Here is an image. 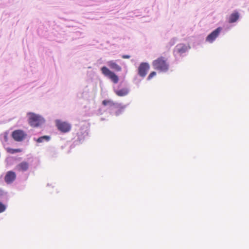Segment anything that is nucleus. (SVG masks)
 Instances as JSON below:
<instances>
[{"label":"nucleus","mask_w":249,"mask_h":249,"mask_svg":"<svg viewBox=\"0 0 249 249\" xmlns=\"http://www.w3.org/2000/svg\"><path fill=\"white\" fill-rule=\"evenodd\" d=\"M154 69L160 72H166L169 69V64L167 62V59L160 56L154 60L152 62Z\"/></svg>","instance_id":"1"},{"label":"nucleus","mask_w":249,"mask_h":249,"mask_svg":"<svg viewBox=\"0 0 249 249\" xmlns=\"http://www.w3.org/2000/svg\"><path fill=\"white\" fill-rule=\"evenodd\" d=\"M29 124L31 126L37 127L41 124L43 122V119L39 115L34 113H29Z\"/></svg>","instance_id":"2"},{"label":"nucleus","mask_w":249,"mask_h":249,"mask_svg":"<svg viewBox=\"0 0 249 249\" xmlns=\"http://www.w3.org/2000/svg\"><path fill=\"white\" fill-rule=\"evenodd\" d=\"M55 123L58 129L63 133H67L71 128V124L66 122L57 120L55 121Z\"/></svg>","instance_id":"3"},{"label":"nucleus","mask_w":249,"mask_h":249,"mask_svg":"<svg viewBox=\"0 0 249 249\" xmlns=\"http://www.w3.org/2000/svg\"><path fill=\"white\" fill-rule=\"evenodd\" d=\"M102 72L106 76H107L114 83L118 82L119 78L118 76L113 72L110 71L106 67H103L101 69Z\"/></svg>","instance_id":"4"},{"label":"nucleus","mask_w":249,"mask_h":249,"mask_svg":"<svg viewBox=\"0 0 249 249\" xmlns=\"http://www.w3.org/2000/svg\"><path fill=\"white\" fill-rule=\"evenodd\" d=\"M149 69V64L146 62H142L138 67V74L142 77H144Z\"/></svg>","instance_id":"5"},{"label":"nucleus","mask_w":249,"mask_h":249,"mask_svg":"<svg viewBox=\"0 0 249 249\" xmlns=\"http://www.w3.org/2000/svg\"><path fill=\"white\" fill-rule=\"evenodd\" d=\"M12 136L15 141L21 142L26 137V134L23 130H16L13 132Z\"/></svg>","instance_id":"6"},{"label":"nucleus","mask_w":249,"mask_h":249,"mask_svg":"<svg viewBox=\"0 0 249 249\" xmlns=\"http://www.w3.org/2000/svg\"><path fill=\"white\" fill-rule=\"evenodd\" d=\"M222 28L221 27L216 28L207 36L206 39V41L210 43H212L218 36Z\"/></svg>","instance_id":"7"},{"label":"nucleus","mask_w":249,"mask_h":249,"mask_svg":"<svg viewBox=\"0 0 249 249\" xmlns=\"http://www.w3.org/2000/svg\"><path fill=\"white\" fill-rule=\"evenodd\" d=\"M16 178V173L13 171H10L7 172L4 178V180L7 184H10L13 182Z\"/></svg>","instance_id":"8"},{"label":"nucleus","mask_w":249,"mask_h":249,"mask_svg":"<svg viewBox=\"0 0 249 249\" xmlns=\"http://www.w3.org/2000/svg\"><path fill=\"white\" fill-rule=\"evenodd\" d=\"M29 163L26 161H23L17 166L18 170L19 171H26L29 168Z\"/></svg>","instance_id":"9"},{"label":"nucleus","mask_w":249,"mask_h":249,"mask_svg":"<svg viewBox=\"0 0 249 249\" xmlns=\"http://www.w3.org/2000/svg\"><path fill=\"white\" fill-rule=\"evenodd\" d=\"M188 50V48L186 45L183 44H180L176 47V51L179 53H185Z\"/></svg>","instance_id":"10"},{"label":"nucleus","mask_w":249,"mask_h":249,"mask_svg":"<svg viewBox=\"0 0 249 249\" xmlns=\"http://www.w3.org/2000/svg\"><path fill=\"white\" fill-rule=\"evenodd\" d=\"M108 66L112 69L120 71H121V67L113 61H110L107 62Z\"/></svg>","instance_id":"11"},{"label":"nucleus","mask_w":249,"mask_h":249,"mask_svg":"<svg viewBox=\"0 0 249 249\" xmlns=\"http://www.w3.org/2000/svg\"><path fill=\"white\" fill-rule=\"evenodd\" d=\"M239 15L237 12L232 13L229 17V22L230 23L236 22L239 18Z\"/></svg>","instance_id":"12"},{"label":"nucleus","mask_w":249,"mask_h":249,"mask_svg":"<svg viewBox=\"0 0 249 249\" xmlns=\"http://www.w3.org/2000/svg\"><path fill=\"white\" fill-rule=\"evenodd\" d=\"M128 92L129 90L126 88H124L115 91V93L118 96H124L128 94Z\"/></svg>","instance_id":"13"},{"label":"nucleus","mask_w":249,"mask_h":249,"mask_svg":"<svg viewBox=\"0 0 249 249\" xmlns=\"http://www.w3.org/2000/svg\"><path fill=\"white\" fill-rule=\"evenodd\" d=\"M102 105L104 106H114L115 105L117 106V107H120V105H117L116 103H114L112 101L110 100H105L102 102Z\"/></svg>","instance_id":"14"},{"label":"nucleus","mask_w":249,"mask_h":249,"mask_svg":"<svg viewBox=\"0 0 249 249\" xmlns=\"http://www.w3.org/2000/svg\"><path fill=\"white\" fill-rule=\"evenodd\" d=\"M50 139V137L49 136H42V137H40L39 138H38L37 139V140H36V142H42L44 141H49Z\"/></svg>","instance_id":"15"},{"label":"nucleus","mask_w":249,"mask_h":249,"mask_svg":"<svg viewBox=\"0 0 249 249\" xmlns=\"http://www.w3.org/2000/svg\"><path fill=\"white\" fill-rule=\"evenodd\" d=\"M6 150L7 152L12 154L15 153L21 152L22 151V149L20 148L13 149L11 148H7Z\"/></svg>","instance_id":"16"},{"label":"nucleus","mask_w":249,"mask_h":249,"mask_svg":"<svg viewBox=\"0 0 249 249\" xmlns=\"http://www.w3.org/2000/svg\"><path fill=\"white\" fill-rule=\"evenodd\" d=\"M5 205L0 202V213L3 212L5 210Z\"/></svg>","instance_id":"17"},{"label":"nucleus","mask_w":249,"mask_h":249,"mask_svg":"<svg viewBox=\"0 0 249 249\" xmlns=\"http://www.w3.org/2000/svg\"><path fill=\"white\" fill-rule=\"evenodd\" d=\"M156 72L155 71L151 72L147 77V80H149L151 79L154 76H156Z\"/></svg>","instance_id":"18"},{"label":"nucleus","mask_w":249,"mask_h":249,"mask_svg":"<svg viewBox=\"0 0 249 249\" xmlns=\"http://www.w3.org/2000/svg\"><path fill=\"white\" fill-rule=\"evenodd\" d=\"M122 57L124 59H128L130 57V56L129 55H123Z\"/></svg>","instance_id":"19"},{"label":"nucleus","mask_w":249,"mask_h":249,"mask_svg":"<svg viewBox=\"0 0 249 249\" xmlns=\"http://www.w3.org/2000/svg\"><path fill=\"white\" fill-rule=\"evenodd\" d=\"M3 192L2 189H0V196L3 195Z\"/></svg>","instance_id":"20"},{"label":"nucleus","mask_w":249,"mask_h":249,"mask_svg":"<svg viewBox=\"0 0 249 249\" xmlns=\"http://www.w3.org/2000/svg\"><path fill=\"white\" fill-rule=\"evenodd\" d=\"M121 109H124V108H125V107L124 106H121V107H120Z\"/></svg>","instance_id":"21"}]
</instances>
